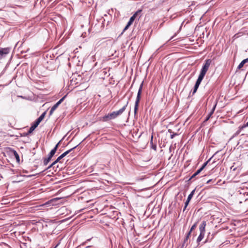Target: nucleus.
I'll use <instances>...</instances> for the list:
<instances>
[{
  "label": "nucleus",
  "instance_id": "nucleus-22",
  "mask_svg": "<svg viewBox=\"0 0 248 248\" xmlns=\"http://www.w3.org/2000/svg\"><path fill=\"white\" fill-rule=\"evenodd\" d=\"M40 123L36 120L34 123L31 125L35 129L38 126Z\"/></svg>",
  "mask_w": 248,
  "mask_h": 248
},
{
  "label": "nucleus",
  "instance_id": "nucleus-12",
  "mask_svg": "<svg viewBox=\"0 0 248 248\" xmlns=\"http://www.w3.org/2000/svg\"><path fill=\"white\" fill-rule=\"evenodd\" d=\"M248 62V58L243 60L241 62V63L239 64V65L238 66L237 69H241L244 66V65Z\"/></svg>",
  "mask_w": 248,
  "mask_h": 248
},
{
  "label": "nucleus",
  "instance_id": "nucleus-23",
  "mask_svg": "<svg viewBox=\"0 0 248 248\" xmlns=\"http://www.w3.org/2000/svg\"><path fill=\"white\" fill-rule=\"evenodd\" d=\"M190 234H191L190 232H189L187 233L185 239L184 240V243H185L187 241V240L188 239V238L189 237V236H190Z\"/></svg>",
  "mask_w": 248,
  "mask_h": 248
},
{
  "label": "nucleus",
  "instance_id": "nucleus-8",
  "mask_svg": "<svg viewBox=\"0 0 248 248\" xmlns=\"http://www.w3.org/2000/svg\"><path fill=\"white\" fill-rule=\"evenodd\" d=\"M202 79H203V78H202L199 76L198 77V79L196 82V83L195 84V86H194V88L193 91V94H194L196 92V91H197L198 88H199V85L201 84Z\"/></svg>",
  "mask_w": 248,
  "mask_h": 248
},
{
  "label": "nucleus",
  "instance_id": "nucleus-5",
  "mask_svg": "<svg viewBox=\"0 0 248 248\" xmlns=\"http://www.w3.org/2000/svg\"><path fill=\"white\" fill-rule=\"evenodd\" d=\"M128 103V102L127 101V103H126V104L122 108L120 109L119 110L116 111H113V112L110 113V116H111V118L112 119H114L116 118V117H117L118 116L121 115L124 112V111L125 110L127 106Z\"/></svg>",
  "mask_w": 248,
  "mask_h": 248
},
{
  "label": "nucleus",
  "instance_id": "nucleus-17",
  "mask_svg": "<svg viewBox=\"0 0 248 248\" xmlns=\"http://www.w3.org/2000/svg\"><path fill=\"white\" fill-rule=\"evenodd\" d=\"M242 129H243L241 128V126H239L238 130L235 133H234L233 135L232 136V139L234 138V137H235L237 135H238L240 133V132Z\"/></svg>",
  "mask_w": 248,
  "mask_h": 248
},
{
  "label": "nucleus",
  "instance_id": "nucleus-10",
  "mask_svg": "<svg viewBox=\"0 0 248 248\" xmlns=\"http://www.w3.org/2000/svg\"><path fill=\"white\" fill-rule=\"evenodd\" d=\"M206 225V222L205 221H203L202 222V223L201 224L199 230L200 232H205V226Z\"/></svg>",
  "mask_w": 248,
  "mask_h": 248
},
{
  "label": "nucleus",
  "instance_id": "nucleus-34",
  "mask_svg": "<svg viewBox=\"0 0 248 248\" xmlns=\"http://www.w3.org/2000/svg\"><path fill=\"white\" fill-rule=\"evenodd\" d=\"M212 181V179H210L207 182V184H209L211 181Z\"/></svg>",
  "mask_w": 248,
  "mask_h": 248
},
{
  "label": "nucleus",
  "instance_id": "nucleus-2",
  "mask_svg": "<svg viewBox=\"0 0 248 248\" xmlns=\"http://www.w3.org/2000/svg\"><path fill=\"white\" fill-rule=\"evenodd\" d=\"M211 62L212 61L210 59H208L205 61V63L202 66V67L201 70L200 74L199 76V77L203 78L209 68Z\"/></svg>",
  "mask_w": 248,
  "mask_h": 248
},
{
  "label": "nucleus",
  "instance_id": "nucleus-35",
  "mask_svg": "<svg viewBox=\"0 0 248 248\" xmlns=\"http://www.w3.org/2000/svg\"><path fill=\"white\" fill-rule=\"evenodd\" d=\"M86 242H87V241H86V242H85L83 243L82 245H85V244L86 243Z\"/></svg>",
  "mask_w": 248,
  "mask_h": 248
},
{
  "label": "nucleus",
  "instance_id": "nucleus-15",
  "mask_svg": "<svg viewBox=\"0 0 248 248\" xmlns=\"http://www.w3.org/2000/svg\"><path fill=\"white\" fill-rule=\"evenodd\" d=\"M216 105H215L213 109H212L211 111L210 112V113L208 115L207 117H206L205 119V121H207L210 118V117L212 116V115L213 114L215 109L216 108Z\"/></svg>",
  "mask_w": 248,
  "mask_h": 248
},
{
  "label": "nucleus",
  "instance_id": "nucleus-39",
  "mask_svg": "<svg viewBox=\"0 0 248 248\" xmlns=\"http://www.w3.org/2000/svg\"><path fill=\"white\" fill-rule=\"evenodd\" d=\"M169 132H170L171 133V130H169Z\"/></svg>",
  "mask_w": 248,
  "mask_h": 248
},
{
  "label": "nucleus",
  "instance_id": "nucleus-24",
  "mask_svg": "<svg viewBox=\"0 0 248 248\" xmlns=\"http://www.w3.org/2000/svg\"><path fill=\"white\" fill-rule=\"evenodd\" d=\"M197 222H196V223H195L191 227L189 232H190V233L191 232L196 228V227H197Z\"/></svg>",
  "mask_w": 248,
  "mask_h": 248
},
{
  "label": "nucleus",
  "instance_id": "nucleus-6",
  "mask_svg": "<svg viewBox=\"0 0 248 248\" xmlns=\"http://www.w3.org/2000/svg\"><path fill=\"white\" fill-rule=\"evenodd\" d=\"M10 52L8 48H0V60L4 58Z\"/></svg>",
  "mask_w": 248,
  "mask_h": 248
},
{
  "label": "nucleus",
  "instance_id": "nucleus-14",
  "mask_svg": "<svg viewBox=\"0 0 248 248\" xmlns=\"http://www.w3.org/2000/svg\"><path fill=\"white\" fill-rule=\"evenodd\" d=\"M112 119L111 116H110V113H108L103 117V120L104 121H108Z\"/></svg>",
  "mask_w": 248,
  "mask_h": 248
},
{
  "label": "nucleus",
  "instance_id": "nucleus-21",
  "mask_svg": "<svg viewBox=\"0 0 248 248\" xmlns=\"http://www.w3.org/2000/svg\"><path fill=\"white\" fill-rule=\"evenodd\" d=\"M14 155L15 156L16 158V159L17 161H19V156L17 153L16 151H13Z\"/></svg>",
  "mask_w": 248,
  "mask_h": 248
},
{
  "label": "nucleus",
  "instance_id": "nucleus-33",
  "mask_svg": "<svg viewBox=\"0 0 248 248\" xmlns=\"http://www.w3.org/2000/svg\"><path fill=\"white\" fill-rule=\"evenodd\" d=\"M132 23L131 22H128L127 25L130 26Z\"/></svg>",
  "mask_w": 248,
  "mask_h": 248
},
{
  "label": "nucleus",
  "instance_id": "nucleus-31",
  "mask_svg": "<svg viewBox=\"0 0 248 248\" xmlns=\"http://www.w3.org/2000/svg\"><path fill=\"white\" fill-rule=\"evenodd\" d=\"M129 27V26H127V25H126V26L125 27V28H124V30H123V31H125L126 30H127V29H128V28Z\"/></svg>",
  "mask_w": 248,
  "mask_h": 248
},
{
  "label": "nucleus",
  "instance_id": "nucleus-4",
  "mask_svg": "<svg viewBox=\"0 0 248 248\" xmlns=\"http://www.w3.org/2000/svg\"><path fill=\"white\" fill-rule=\"evenodd\" d=\"M77 146H75L74 147L70 149V150L64 152L63 154H62L60 156H59L57 159L53 162L50 165H49L46 170H48L50 168H51L52 167L54 166L57 163L60 162V160L63 158L64 156H65L67 155H68L70 152H71L73 150L75 149Z\"/></svg>",
  "mask_w": 248,
  "mask_h": 248
},
{
  "label": "nucleus",
  "instance_id": "nucleus-28",
  "mask_svg": "<svg viewBox=\"0 0 248 248\" xmlns=\"http://www.w3.org/2000/svg\"><path fill=\"white\" fill-rule=\"evenodd\" d=\"M177 135V134H176V133H173H173H172V134H171V135H170V138H171V139H172L174 137V136H176V135Z\"/></svg>",
  "mask_w": 248,
  "mask_h": 248
},
{
  "label": "nucleus",
  "instance_id": "nucleus-37",
  "mask_svg": "<svg viewBox=\"0 0 248 248\" xmlns=\"http://www.w3.org/2000/svg\"><path fill=\"white\" fill-rule=\"evenodd\" d=\"M91 247V246H87V247H86V248H90Z\"/></svg>",
  "mask_w": 248,
  "mask_h": 248
},
{
  "label": "nucleus",
  "instance_id": "nucleus-41",
  "mask_svg": "<svg viewBox=\"0 0 248 248\" xmlns=\"http://www.w3.org/2000/svg\"><path fill=\"white\" fill-rule=\"evenodd\" d=\"M153 148H154V149H155L156 147H153Z\"/></svg>",
  "mask_w": 248,
  "mask_h": 248
},
{
  "label": "nucleus",
  "instance_id": "nucleus-32",
  "mask_svg": "<svg viewBox=\"0 0 248 248\" xmlns=\"http://www.w3.org/2000/svg\"><path fill=\"white\" fill-rule=\"evenodd\" d=\"M129 27V26H127V25H126V26L125 27V28H124V30H123V31H125L126 30H127V29H128V28Z\"/></svg>",
  "mask_w": 248,
  "mask_h": 248
},
{
  "label": "nucleus",
  "instance_id": "nucleus-36",
  "mask_svg": "<svg viewBox=\"0 0 248 248\" xmlns=\"http://www.w3.org/2000/svg\"><path fill=\"white\" fill-rule=\"evenodd\" d=\"M174 36L171 37L169 40H170L173 38Z\"/></svg>",
  "mask_w": 248,
  "mask_h": 248
},
{
  "label": "nucleus",
  "instance_id": "nucleus-26",
  "mask_svg": "<svg viewBox=\"0 0 248 248\" xmlns=\"http://www.w3.org/2000/svg\"><path fill=\"white\" fill-rule=\"evenodd\" d=\"M34 129H35V128L33 127H32V126H31L29 130V133H32Z\"/></svg>",
  "mask_w": 248,
  "mask_h": 248
},
{
  "label": "nucleus",
  "instance_id": "nucleus-18",
  "mask_svg": "<svg viewBox=\"0 0 248 248\" xmlns=\"http://www.w3.org/2000/svg\"><path fill=\"white\" fill-rule=\"evenodd\" d=\"M51 158L49 157H47V158H45L43 160V164L45 166H46L48 163L49 162V161L51 160Z\"/></svg>",
  "mask_w": 248,
  "mask_h": 248
},
{
  "label": "nucleus",
  "instance_id": "nucleus-29",
  "mask_svg": "<svg viewBox=\"0 0 248 248\" xmlns=\"http://www.w3.org/2000/svg\"><path fill=\"white\" fill-rule=\"evenodd\" d=\"M54 111L55 110H52V108H51L50 110V111H49V115H52Z\"/></svg>",
  "mask_w": 248,
  "mask_h": 248
},
{
  "label": "nucleus",
  "instance_id": "nucleus-30",
  "mask_svg": "<svg viewBox=\"0 0 248 248\" xmlns=\"http://www.w3.org/2000/svg\"><path fill=\"white\" fill-rule=\"evenodd\" d=\"M59 143H60V142H58V143L56 145L55 147L53 148V149H56V151H57V148H58V146H59Z\"/></svg>",
  "mask_w": 248,
  "mask_h": 248
},
{
  "label": "nucleus",
  "instance_id": "nucleus-40",
  "mask_svg": "<svg viewBox=\"0 0 248 248\" xmlns=\"http://www.w3.org/2000/svg\"><path fill=\"white\" fill-rule=\"evenodd\" d=\"M153 148H154V149H155L156 147H153Z\"/></svg>",
  "mask_w": 248,
  "mask_h": 248
},
{
  "label": "nucleus",
  "instance_id": "nucleus-42",
  "mask_svg": "<svg viewBox=\"0 0 248 248\" xmlns=\"http://www.w3.org/2000/svg\"><path fill=\"white\" fill-rule=\"evenodd\" d=\"M153 148H154V149H155L156 147H153Z\"/></svg>",
  "mask_w": 248,
  "mask_h": 248
},
{
  "label": "nucleus",
  "instance_id": "nucleus-25",
  "mask_svg": "<svg viewBox=\"0 0 248 248\" xmlns=\"http://www.w3.org/2000/svg\"><path fill=\"white\" fill-rule=\"evenodd\" d=\"M189 202V200H188L187 199L186 200V202H185V206L184 207L183 211H185V210L186 209L187 206L188 205Z\"/></svg>",
  "mask_w": 248,
  "mask_h": 248
},
{
  "label": "nucleus",
  "instance_id": "nucleus-27",
  "mask_svg": "<svg viewBox=\"0 0 248 248\" xmlns=\"http://www.w3.org/2000/svg\"><path fill=\"white\" fill-rule=\"evenodd\" d=\"M246 127H248V122L246 124H244V125L241 126V128L244 129Z\"/></svg>",
  "mask_w": 248,
  "mask_h": 248
},
{
  "label": "nucleus",
  "instance_id": "nucleus-7",
  "mask_svg": "<svg viewBox=\"0 0 248 248\" xmlns=\"http://www.w3.org/2000/svg\"><path fill=\"white\" fill-rule=\"evenodd\" d=\"M210 160L209 159L207 162H205L202 166L201 168H200L199 170H198L190 178L189 180L193 179L196 176H197L198 174H199L205 167V166L207 165L208 161Z\"/></svg>",
  "mask_w": 248,
  "mask_h": 248
},
{
  "label": "nucleus",
  "instance_id": "nucleus-11",
  "mask_svg": "<svg viewBox=\"0 0 248 248\" xmlns=\"http://www.w3.org/2000/svg\"><path fill=\"white\" fill-rule=\"evenodd\" d=\"M141 10H139L138 11H137L130 18L129 20V22H131V23H132L133 22V21H134V20L136 18V16H137V15L139 14V13H140L141 12Z\"/></svg>",
  "mask_w": 248,
  "mask_h": 248
},
{
  "label": "nucleus",
  "instance_id": "nucleus-3",
  "mask_svg": "<svg viewBox=\"0 0 248 248\" xmlns=\"http://www.w3.org/2000/svg\"><path fill=\"white\" fill-rule=\"evenodd\" d=\"M143 84V82H142V83L140 85V86L138 92L137 98L136 99L135 106H134V113L135 115L136 114L138 109L139 104V102H140V95H141V92H142Z\"/></svg>",
  "mask_w": 248,
  "mask_h": 248
},
{
  "label": "nucleus",
  "instance_id": "nucleus-16",
  "mask_svg": "<svg viewBox=\"0 0 248 248\" xmlns=\"http://www.w3.org/2000/svg\"><path fill=\"white\" fill-rule=\"evenodd\" d=\"M46 112H43L41 115L36 120L38 122H39L40 123H41V122L43 120V119L44 118L45 115H46Z\"/></svg>",
  "mask_w": 248,
  "mask_h": 248
},
{
  "label": "nucleus",
  "instance_id": "nucleus-1",
  "mask_svg": "<svg viewBox=\"0 0 248 248\" xmlns=\"http://www.w3.org/2000/svg\"><path fill=\"white\" fill-rule=\"evenodd\" d=\"M211 62L212 61L210 59H208L205 61V63L202 66V67L201 70L200 74L199 76V77L203 78L209 68Z\"/></svg>",
  "mask_w": 248,
  "mask_h": 248
},
{
  "label": "nucleus",
  "instance_id": "nucleus-38",
  "mask_svg": "<svg viewBox=\"0 0 248 248\" xmlns=\"http://www.w3.org/2000/svg\"><path fill=\"white\" fill-rule=\"evenodd\" d=\"M153 136H152V138H151V141H152V140H153Z\"/></svg>",
  "mask_w": 248,
  "mask_h": 248
},
{
  "label": "nucleus",
  "instance_id": "nucleus-43",
  "mask_svg": "<svg viewBox=\"0 0 248 248\" xmlns=\"http://www.w3.org/2000/svg\"><path fill=\"white\" fill-rule=\"evenodd\" d=\"M90 239H88V240H87V241H90Z\"/></svg>",
  "mask_w": 248,
  "mask_h": 248
},
{
  "label": "nucleus",
  "instance_id": "nucleus-20",
  "mask_svg": "<svg viewBox=\"0 0 248 248\" xmlns=\"http://www.w3.org/2000/svg\"><path fill=\"white\" fill-rule=\"evenodd\" d=\"M195 191V189L193 190L191 192V193L189 194V195H188V197H187V199L188 200H189V201H190V200H191V199H192V197H193V195H194V194Z\"/></svg>",
  "mask_w": 248,
  "mask_h": 248
},
{
  "label": "nucleus",
  "instance_id": "nucleus-19",
  "mask_svg": "<svg viewBox=\"0 0 248 248\" xmlns=\"http://www.w3.org/2000/svg\"><path fill=\"white\" fill-rule=\"evenodd\" d=\"M56 149H53L52 150H51V151L49 153L48 157H49V158H50L51 159L52 157H53V156L56 153Z\"/></svg>",
  "mask_w": 248,
  "mask_h": 248
},
{
  "label": "nucleus",
  "instance_id": "nucleus-13",
  "mask_svg": "<svg viewBox=\"0 0 248 248\" xmlns=\"http://www.w3.org/2000/svg\"><path fill=\"white\" fill-rule=\"evenodd\" d=\"M204 234H205V232H200V234L199 235V236L197 239V243H199L202 240V239L203 238V237L204 236Z\"/></svg>",
  "mask_w": 248,
  "mask_h": 248
},
{
  "label": "nucleus",
  "instance_id": "nucleus-9",
  "mask_svg": "<svg viewBox=\"0 0 248 248\" xmlns=\"http://www.w3.org/2000/svg\"><path fill=\"white\" fill-rule=\"evenodd\" d=\"M66 96H64L63 97H62L59 101H58L51 108H52V110H55L58 106L62 103V102L64 100V98H65Z\"/></svg>",
  "mask_w": 248,
  "mask_h": 248
}]
</instances>
